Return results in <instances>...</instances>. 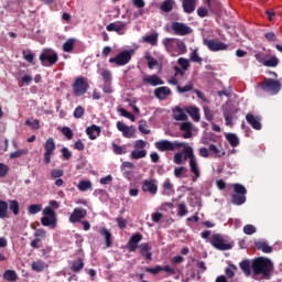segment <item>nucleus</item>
Here are the masks:
<instances>
[{
	"instance_id": "nucleus-1",
	"label": "nucleus",
	"mask_w": 282,
	"mask_h": 282,
	"mask_svg": "<svg viewBox=\"0 0 282 282\" xmlns=\"http://www.w3.org/2000/svg\"><path fill=\"white\" fill-rule=\"evenodd\" d=\"M142 239H144L142 234L140 232L133 234L128 241V250L129 252H135V250H138L139 248L140 249L139 254H141V257H144L147 261H153V252H152L153 247H151L149 242H143L140 246H138V243L142 241Z\"/></svg>"
},
{
	"instance_id": "nucleus-2",
	"label": "nucleus",
	"mask_w": 282,
	"mask_h": 282,
	"mask_svg": "<svg viewBox=\"0 0 282 282\" xmlns=\"http://www.w3.org/2000/svg\"><path fill=\"white\" fill-rule=\"evenodd\" d=\"M251 270L254 276H259V274H263L264 276H270L272 274V270H274V264H272V260L268 258H256L252 261Z\"/></svg>"
},
{
	"instance_id": "nucleus-3",
	"label": "nucleus",
	"mask_w": 282,
	"mask_h": 282,
	"mask_svg": "<svg viewBox=\"0 0 282 282\" xmlns=\"http://www.w3.org/2000/svg\"><path fill=\"white\" fill-rule=\"evenodd\" d=\"M48 204L50 206H46L43 209L44 217L41 218V224L45 227L50 226V228H56L57 218L55 210H57V208H61V205L56 200H50Z\"/></svg>"
},
{
	"instance_id": "nucleus-4",
	"label": "nucleus",
	"mask_w": 282,
	"mask_h": 282,
	"mask_svg": "<svg viewBox=\"0 0 282 282\" xmlns=\"http://www.w3.org/2000/svg\"><path fill=\"white\" fill-rule=\"evenodd\" d=\"M234 194L231 195V204L234 206H242V204H246V195L248 194V189H246V186L236 183L232 185Z\"/></svg>"
},
{
	"instance_id": "nucleus-5",
	"label": "nucleus",
	"mask_w": 282,
	"mask_h": 282,
	"mask_svg": "<svg viewBox=\"0 0 282 282\" xmlns=\"http://www.w3.org/2000/svg\"><path fill=\"white\" fill-rule=\"evenodd\" d=\"M72 87L74 96L78 98L87 94L89 89V83L87 82V78H85L84 76H78L75 78Z\"/></svg>"
},
{
	"instance_id": "nucleus-6",
	"label": "nucleus",
	"mask_w": 282,
	"mask_h": 282,
	"mask_svg": "<svg viewBox=\"0 0 282 282\" xmlns=\"http://www.w3.org/2000/svg\"><path fill=\"white\" fill-rule=\"evenodd\" d=\"M281 82L278 79L264 78V80L261 83L262 91L271 94V96H276V94L281 91Z\"/></svg>"
},
{
	"instance_id": "nucleus-7",
	"label": "nucleus",
	"mask_w": 282,
	"mask_h": 282,
	"mask_svg": "<svg viewBox=\"0 0 282 282\" xmlns=\"http://www.w3.org/2000/svg\"><path fill=\"white\" fill-rule=\"evenodd\" d=\"M154 147L161 153H165L166 151H177V149H182L183 144L177 141L160 140L154 143Z\"/></svg>"
},
{
	"instance_id": "nucleus-8",
	"label": "nucleus",
	"mask_w": 282,
	"mask_h": 282,
	"mask_svg": "<svg viewBox=\"0 0 282 282\" xmlns=\"http://www.w3.org/2000/svg\"><path fill=\"white\" fill-rule=\"evenodd\" d=\"M210 245L216 250H220L223 252L226 250H232V243H226V240H224V237H221V234H216L212 236Z\"/></svg>"
},
{
	"instance_id": "nucleus-9",
	"label": "nucleus",
	"mask_w": 282,
	"mask_h": 282,
	"mask_svg": "<svg viewBox=\"0 0 282 282\" xmlns=\"http://www.w3.org/2000/svg\"><path fill=\"white\" fill-rule=\"evenodd\" d=\"M44 163H52V155H54V151H56V142H54V138L46 139L44 143Z\"/></svg>"
},
{
	"instance_id": "nucleus-10",
	"label": "nucleus",
	"mask_w": 282,
	"mask_h": 282,
	"mask_svg": "<svg viewBox=\"0 0 282 282\" xmlns=\"http://www.w3.org/2000/svg\"><path fill=\"white\" fill-rule=\"evenodd\" d=\"M131 61V52L122 51L117 54L115 57L109 58V63H115L118 67H123V65H129Z\"/></svg>"
},
{
	"instance_id": "nucleus-11",
	"label": "nucleus",
	"mask_w": 282,
	"mask_h": 282,
	"mask_svg": "<svg viewBox=\"0 0 282 282\" xmlns=\"http://www.w3.org/2000/svg\"><path fill=\"white\" fill-rule=\"evenodd\" d=\"M171 28L176 36H187L193 33V29L182 22H172Z\"/></svg>"
},
{
	"instance_id": "nucleus-12",
	"label": "nucleus",
	"mask_w": 282,
	"mask_h": 282,
	"mask_svg": "<svg viewBox=\"0 0 282 282\" xmlns=\"http://www.w3.org/2000/svg\"><path fill=\"white\" fill-rule=\"evenodd\" d=\"M203 44L206 45L210 52H224L228 50V44L217 40H205L203 41Z\"/></svg>"
},
{
	"instance_id": "nucleus-13",
	"label": "nucleus",
	"mask_w": 282,
	"mask_h": 282,
	"mask_svg": "<svg viewBox=\"0 0 282 282\" xmlns=\"http://www.w3.org/2000/svg\"><path fill=\"white\" fill-rule=\"evenodd\" d=\"M141 189L143 193H150V195H158V180H144L142 182Z\"/></svg>"
},
{
	"instance_id": "nucleus-14",
	"label": "nucleus",
	"mask_w": 282,
	"mask_h": 282,
	"mask_svg": "<svg viewBox=\"0 0 282 282\" xmlns=\"http://www.w3.org/2000/svg\"><path fill=\"white\" fill-rule=\"evenodd\" d=\"M117 129L122 133L123 138L131 139L133 135H135V127L127 126L122 121L117 122Z\"/></svg>"
},
{
	"instance_id": "nucleus-15",
	"label": "nucleus",
	"mask_w": 282,
	"mask_h": 282,
	"mask_svg": "<svg viewBox=\"0 0 282 282\" xmlns=\"http://www.w3.org/2000/svg\"><path fill=\"white\" fill-rule=\"evenodd\" d=\"M40 61L43 66H45V61H47L50 65H56V63H58V54H50V51H43V53L40 54Z\"/></svg>"
},
{
	"instance_id": "nucleus-16",
	"label": "nucleus",
	"mask_w": 282,
	"mask_h": 282,
	"mask_svg": "<svg viewBox=\"0 0 282 282\" xmlns=\"http://www.w3.org/2000/svg\"><path fill=\"white\" fill-rule=\"evenodd\" d=\"M85 217H87V209L76 207L69 216V221L70 224H78Z\"/></svg>"
},
{
	"instance_id": "nucleus-17",
	"label": "nucleus",
	"mask_w": 282,
	"mask_h": 282,
	"mask_svg": "<svg viewBox=\"0 0 282 282\" xmlns=\"http://www.w3.org/2000/svg\"><path fill=\"white\" fill-rule=\"evenodd\" d=\"M154 96L158 100H166L171 96V88L167 86H161L154 89Z\"/></svg>"
},
{
	"instance_id": "nucleus-18",
	"label": "nucleus",
	"mask_w": 282,
	"mask_h": 282,
	"mask_svg": "<svg viewBox=\"0 0 282 282\" xmlns=\"http://www.w3.org/2000/svg\"><path fill=\"white\" fill-rule=\"evenodd\" d=\"M246 120L252 129L256 131H261V118L260 117H254L252 113H247Z\"/></svg>"
},
{
	"instance_id": "nucleus-19",
	"label": "nucleus",
	"mask_w": 282,
	"mask_h": 282,
	"mask_svg": "<svg viewBox=\"0 0 282 282\" xmlns=\"http://www.w3.org/2000/svg\"><path fill=\"white\" fill-rule=\"evenodd\" d=\"M182 8L185 14H193L197 8V0H182Z\"/></svg>"
},
{
	"instance_id": "nucleus-20",
	"label": "nucleus",
	"mask_w": 282,
	"mask_h": 282,
	"mask_svg": "<svg viewBox=\"0 0 282 282\" xmlns=\"http://www.w3.org/2000/svg\"><path fill=\"white\" fill-rule=\"evenodd\" d=\"M143 83L151 85L152 87H158V85H164V80L158 75H149L143 77Z\"/></svg>"
},
{
	"instance_id": "nucleus-21",
	"label": "nucleus",
	"mask_w": 282,
	"mask_h": 282,
	"mask_svg": "<svg viewBox=\"0 0 282 282\" xmlns=\"http://www.w3.org/2000/svg\"><path fill=\"white\" fill-rule=\"evenodd\" d=\"M127 24L124 22H119V23H110L106 26L107 32H117V34H122V30Z\"/></svg>"
},
{
	"instance_id": "nucleus-22",
	"label": "nucleus",
	"mask_w": 282,
	"mask_h": 282,
	"mask_svg": "<svg viewBox=\"0 0 282 282\" xmlns=\"http://www.w3.org/2000/svg\"><path fill=\"white\" fill-rule=\"evenodd\" d=\"M99 234L105 237L106 248H111L113 246V241L111 240V231L105 227L99 229Z\"/></svg>"
},
{
	"instance_id": "nucleus-23",
	"label": "nucleus",
	"mask_w": 282,
	"mask_h": 282,
	"mask_svg": "<svg viewBox=\"0 0 282 282\" xmlns=\"http://www.w3.org/2000/svg\"><path fill=\"white\" fill-rule=\"evenodd\" d=\"M186 113H188V116H191L192 120H194V122H199L200 117H199V108L197 107H186L185 108Z\"/></svg>"
},
{
	"instance_id": "nucleus-24",
	"label": "nucleus",
	"mask_w": 282,
	"mask_h": 282,
	"mask_svg": "<svg viewBox=\"0 0 282 282\" xmlns=\"http://www.w3.org/2000/svg\"><path fill=\"white\" fill-rule=\"evenodd\" d=\"M86 133L89 140H96V138L100 135V127L93 124L86 129Z\"/></svg>"
},
{
	"instance_id": "nucleus-25",
	"label": "nucleus",
	"mask_w": 282,
	"mask_h": 282,
	"mask_svg": "<svg viewBox=\"0 0 282 282\" xmlns=\"http://www.w3.org/2000/svg\"><path fill=\"white\" fill-rule=\"evenodd\" d=\"M161 188H163V195H173V193H175V189L173 188V183H171L170 178H166L163 182Z\"/></svg>"
},
{
	"instance_id": "nucleus-26",
	"label": "nucleus",
	"mask_w": 282,
	"mask_h": 282,
	"mask_svg": "<svg viewBox=\"0 0 282 282\" xmlns=\"http://www.w3.org/2000/svg\"><path fill=\"white\" fill-rule=\"evenodd\" d=\"M254 246L257 250H261L264 254H270V252H272V247L265 241H257Z\"/></svg>"
},
{
	"instance_id": "nucleus-27",
	"label": "nucleus",
	"mask_w": 282,
	"mask_h": 282,
	"mask_svg": "<svg viewBox=\"0 0 282 282\" xmlns=\"http://www.w3.org/2000/svg\"><path fill=\"white\" fill-rule=\"evenodd\" d=\"M173 113H174V120L176 121H182V120H187V116L186 113L184 112V109H182V107L177 106L174 110H173Z\"/></svg>"
},
{
	"instance_id": "nucleus-28",
	"label": "nucleus",
	"mask_w": 282,
	"mask_h": 282,
	"mask_svg": "<svg viewBox=\"0 0 282 282\" xmlns=\"http://www.w3.org/2000/svg\"><path fill=\"white\" fill-rule=\"evenodd\" d=\"M158 33H151L150 35L143 36L144 43H148L149 45L155 46L158 45V39H159Z\"/></svg>"
},
{
	"instance_id": "nucleus-29",
	"label": "nucleus",
	"mask_w": 282,
	"mask_h": 282,
	"mask_svg": "<svg viewBox=\"0 0 282 282\" xmlns=\"http://www.w3.org/2000/svg\"><path fill=\"white\" fill-rule=\"evenodd\" d=\"M189 169H191V173L195 175L196 180L200 177L202 173L199 172V167L197 166L196 159L189 160Z\"/></svg>"
},
{
	"instance_id": "nucleus-30",
	"label": "nucleus",
	"mask_w": 282,
	"mask_h": 282,
	"mask_svg": "<svg viewBox=\"0 0 282 282\" xmlns=\"http://www.w3.org/2000/svg\"><path fill=\"white\" fill-rule=\"evenodd\" d=\"M3 279H6V281L17 282L19 280V275H17V271L14 270H7L3 273Z\"/></svg>"
},
{
	"instance_id": "nucleus-31",
	"label": "nucleus",
	"mask_w": 282,
	"mask_h": 282,
	"mask_svg": "<svg viewBox=\"0 0 282 282\" xmlns=\"http://www.w3.org/2000/svg\"><path fill=\"white\" fill-rule=\"evenodd\" d=\"M85 268V262L83 259L78 258L77 260L73 261L70 270L72 272H80Z\"/></svg>"
},
{
	"instance_id": "nucleus-32",
	"label": "nucleus",
	"mask_w": 282,
	"mask_h": 282,
	"mask_svg": "<svg viewBox=\"0 0 282 282\" xmlns=\"http://www.w3.org/2000/svg\"><path fill=\"white\" fill-rule=\"evenodd\" d=\"M279 57L276 56H272L269 59H263L262 61V65H264V67H278L279 66Z\"/></svg>"
},
{
	"instance_id": "nucleus-33",
	"label": "nucleus",
	"mask_w": 282,
	"mask_h": 282,
	"mask_svg": "<svg viewBox=\"0 0 282 282\" xmlns=\"http://www.w3.org/2000/svg\"><path fill=\"white\" fill-rule=\"evenodd\" d=\"M174 6H175V0H165L161 4L160 10H162V12H171Z\"/></svg>"
},
{
	"instance_id": "nucleus-34",
	"label": "nucleus",
	"mask_w": 282,
	"mask_h": 282,
	"mask_svg": "<svg viewBox=\"0 0 282 282\" xmlns=\"http://www.w3.org/2000/svg\"><path fill=\"white\" fill-rule=\"evenodd\" d=\"M226 140L229 142L230 147H239V137L235 133H227Z\"/></svg>"
},
{
	"instance_id": "nucleus-35",
	"label": "nucleus",
	"mask_w": 282,
	"mask_h": 282,
	"mask_svg": "<svg viewBox=\"0 0 282 282\" xmlns=\"http://www.w3.org/2000/svg\"><path fill=\"white\" fill-rule=\"evenodd\" d=\"M0 219H8V202L0 199Z\"/></svg>"
},
{
	"instance_id": "nucleus-36",
	"label": "nucleus",
	"mask_w": 282,
	"mask_h": 282,
	"mask_svg": "<svg viewBox=\"0 0 282 282\" xmlns=\"http://www.w3.org/2000/svg\"><path fill=\"white\" fill-rule=\"evenodd\" d=\"M130 156L132 160H142V158H147V150H133Z\"/></svg>"
},
{
	"instance_id": "nucleus-37",
	"label": "nucleus",
	"mask_w": 282,
	"mask_h": 282,
	"mask_svg": "<svg viewBox=\"0 0 282 282\" xmlns=\"http://www.w3.org/2000/svg\"><path fill=\"white\" fill-rule=\"evenodd\" d=\"M75 44H76V40H75V39H68V40L63 44V51L66 52V53L73 52Z\"/></svg>"
},
{
	"instance_id": "nucleus-38",
	"label": "nucleus",
	"mask_w": 282,
	"mask_h": 282,
	"mask_svg": "<svg viewBox=\"0 0 282 282\" xmlns=\"http://www.w3.org/2000/svg\"><path fill=\"white\" fill-rule=\"evenodd\" d=\"M139 131L140 133H143V135H149L151 133V130L149 129V124L147 123L145 120H140L139 121Z\"/></svg>"
},
{
	"instance_id": "nucleus-39",
	"label": "nucleus",
	"mask_w": 282,
	"mask_h": 282,
	"mask_svg": "<svg viewBox=\"0 0 282 282\" xmlns=\"http://www.w3.org/2000/svg\"><path fill=\"white\" fill-rule=\"evenodd\" d=\"M209 10L213 12H217L221 8V3H219V0H205Z\"/></svg>"
},
{
	"instance_id": "nucleus-40",
	"label": "nucleus",
	"mask_w": 282,
	"mask_h": 282,
	"mask_svg": "<svg viewBox=\"0 0 282 282\" xmlns=\"http://www.w3.org/2000/svg\"><path fill=\"white\" fill-rule=\"evenodd\" d=\"M208 151L210 152V153H213V155H215V158H224V155H226V152H220L219 151V148H217V145H215V144H209V148H208Z\"/></svg>"
},
{
	"instance_id": "nucleus-41",
	"label": "nucleus",
	"mask_w": 282,
	"mask_h": 282,
	"mask_svg": "<svg viewBox=\"0 0 282 282\" xmlns=\"http://www.w3.org/2000/svg\"><path fill=\"white\" fill-rule=\"evenodd\" d=\"M240 270L246 274V276H250V260H243L239 263Z\"/></svg>"
},
{
	"instance_id": "nucleus-42",
	"label": "nucleus",
	"mask_w": 282,
	"mask_h": 282,
	"mask_svg": "<svg viewBox=\"0 0 282 282\" xmlns=\"http://www.w3.org/2000/svg\"><path fill=\"white\" fill-rule=\"evenodd\" d=\"M77 188L82 193H85V191H89V188H91V183L90 181H79V183L77 184Z\"/></svg>"
},
{
	"instance_id": "nucleus-43",
	"label": "nucleus",
	"mask_w": 282,
	"mask_h": 282,
	"mask_svg": "<svg viewBox=\"0 0 282 282\" xmlns=\"http://www.w3.org/2000/svg\"><path fill=\"white\" fill-rule=\"evenodd\" d=\"M235 272H237V267L235 264H229L225 269V274H226L227 279H234L235 278Z\"/></svg>"
},
{
	"instance_id": "nucleus-44",
	"label": "nucleus",
	"mask_w": 282,
	"mask_h": 282,
	"mask_svg": "<svg viewBox=\"0 0 282 282\" xmlns=\"http://www.w3.org/2000/svg\"><path fill=\"white\" fill-rule=\"evenodd\" d=\"M176 89H177L178 94H186L188 91H193V82H189L185 86L177 85Z\"/></svg>"
},
{
	"instance_id": "nucleus-45",
	"label": "nucleus",
	"mask_w": 282,
	"mask_h": 282,
	"mask_svg": "<svg viewBox=\"0 0 282 282\" xmlns=\"http://www.w3.org/2000/svg\"><path fill=\"white\" fill-rule=\"evenodd\" d=\"M112 151L116 155H124V153H127V145L120 147L116 143H112Z\"/></svg>"
},
{
	"instance_id": "nucleus-46",
	"label": "nucleus",
	"mask_w": 282,
	"mask_h": 282,
	"mask_svg": "<svg viewBox=\"0 0 282 282\" xmlns=\"http://www.w3.org/2000/svg\"><path fill=\"white\" fill-rule=\"evenodd\" d=\"M29 152L30 150L28 149L18 150L15 152L10 153L9 158L10 160H17V158H21V155H28Z\"/></svg>"
},
{
	"instance_id": "nucleus-47",
	"label": "nucleus",
	"mask_w": 282,
	"mask_h": 282,
	"mask_svg": "<svg viewBox=\"0 0 282 282\" xmlns=\"http://www.w3.org/2000/svg\"><path fill=\"white\" fill-rule=\"evenodd\" d=\"M42 209H43V206H41L39 204H32L29 206L28 213H29V215H36V214L41 213Z\"/></svg>"
},
{
	"instance_id": "nucleus-48",
	"label": "nucleus",
	"mask_w": 282,
	"mask_h": 282,
	"mask_svg": "<svg viewBox=\"0 0 282 282\" xmlns=\"http://www.w3.org/2000/svg\"><path fill=\"white\" fill-rule=\"evenodd\" d=\"M165 50H173V45L175 44V37H165L162 41Z\"/></svg>"
},
{
	"instance_id": "nucleus-49",
	"label": "nucleus",
	"mask_w": 282,
	"mask_h": 282,
	"mask_svg": "<svg viewBox=\"0 0 282 282\" xmlns=\"http://www.w3.org/2000/svg\"><path fill=\"white\" fill-rule=\"evenodd\" d=\"M23 58L24 61H26V63H34V53H32L31 50H26L22 52Z\"/></svg>"
},
{
	"instance_id": "nucleus-50",
	"label": "nucleus",
	"mask_w": 282,
	"mask_h": 282,
	"mask_svg": "<svg viewBox=\"0 0 282 282\" xmlns=\"http://www.w3.org/2000/svg\"><path fill=\"white\" fill-rule=\"evenodd\" d=\"M32 270L34 272H43L45 270V263L43 261H35L32 263Z\"/></svg>"
},
{
	"instance_id": "nucleus-51",
	"label": "nucleus",
	"mask_w": 282,
	"mask_h": 282,
	"mask_svg": "<svg viewBox=\"0 0 282 282\" xmlns=\"http://www.w3.org/2000/svg\"><path fill=\"white\" fill-rule=\"evenodd\" d=\"M9 208L13 215H19V200L13 199L9 202Z\"/></svg>"
},
{
	"instance_id": "nucleus-52",
	"label": "nucleus",
	"mask_w": 282,
	"mask_h": 282,
	"mask_svg": "<svg viewBox=\"0 0 282 282\" xmlns=\"http://www.w3.org/2000/svg\"><path fill=\"white\" fill-rule=\"evenodd\" d=\"M119 112L121 116H123V118H128V120H131V122H135V116H133V113L129 112L127 109L120 108Z\"/></svg>"
},
{
	"instance_id": "nucleus-53",
	"label": "nucleus",
	"mask_w": 282,
	"mask_h": 282,
	"mask_svg": "<svg viewBox=\"0 0 282 282\" xmlns=\"http://www.w3.org/2000/svg\"><path fill=\"white\" fill-rule=\"evenodd\" d=\"M186 167L184 166H180V167H176L174 169V176L175 177H186Z\"/></svg>"
},
{
	"instance_id": "nucleus-54",
	"label": "nucleus",
	"mask_w": 282,
	"mask_h": 282,
	"mask_svg": "<svg viewBox=\"0 0 282 282\" xmlns=\"http://www.w3.org/2000/svg\"><path fill=\"white\" fill-rule=\"evenodd\" d=\"M204 116L209 122H213L215 120V115L213 113V110H210V108L208 107H204Z\"/></svg>"
},
{
	"instance_id": "nucleus-55",
	"label": "nucleus",
	"mask_w": 282,
	"mask_h": 282,
	"mask_svg": "<svg viewBox=\"0 0 282 282\" xmlns=\"http://www.w3.org/2000/svg\"><path fill=\"white\" fill-rule=\"evenodd\" d=\"M74 118H83L85 116V108L83 106H77L73 112Z\"/></svg>"
},
{
	"instance_id": "nucleus-56",
	"label": "nucleus",
	"mask_w": 282,
	"mask_h": 282,
	"mask_svg": "<svg viewBox=\"0 0 282 282\" xmlns=\"http://www.w3.org/2000/svg\"><path fill=\"white\" fill-rule=\"evenodd\" d=\"M134 150H139V151H145L144 149H147V141L144 140H137L134 142Z\"/></svg>"
},
{
	"instance_id": "nucleus-57",
	"label": "nucleus",
	"mask_w": 282,
	"mask_h": 282,
	"mask_svg": "<svg viewBox=\"0 0 282 282\" xmlns=\"http://www.w3.org/2000/svg\"><path fill=\"white\" fill-rule=\"evenodd\" d=\"M62 133L67 138V140H72L74 138V131H72V128L69 127L62 128Z\"/></svg>"
},
{
	"instance_id": "nucleus-58",
	"label": "nucleus",
	"mask_w": 282,
	"mask_h": 282,
	"mask_svg": "<svg viewBox=\"0 0 282 282\" xmlns=\"http://www.w3.org/2000/svg\"><path fill=\"white\" fill-rule=\"evenodd\" d=\"M116 221L118 224V227L120 228V230H124V228H127V219L122 216H118L116 218Z\"/></svg>"
},
{
	"instance_id": "nucleus-59",
	"label": "nucleus",
	"mask_w": 282,
	"mask_h": 282,
	"mask_svg": "<svg viewBox=\"0 0 282 282\" xmlns=\"http://www.w3.org/2000/svg\"><path fill=\"white\" fill-rule=\"evenodd\" d=\"M177 63L184 72H186V69H188V67H191V64L188 63V59H186L184 57L178 58Z\"/></svg>"
},
{
	"instance_id": "nucleus-60",
	"label": "nucleus",
	"mask_w": 282,
	"mask_h": 282,
	"mask_svg": "<svg viewBox=\"0 0 282 282\" xmlns=\"http://www.w3.org/2000/svg\"><path fill=\"white\" fill-rule=\"evenodd\" d=\"M145 272H149L150 274H160L162 272V267L160 264L155 265L154 268H145Z\"/></svg>"
},
{
	"instance_id": "nucleus-61",
	"label": "nucleus",
	"mask_w": 282,
	"mask_h": 282,
	"mask_svg": "<svg viewBox=\"0 0 282 282\" xmlns=\"http://www.w3.org/2000/svg\"><path fill=\"white\" fill-rule=\"evenodd\" d=\"M145 58L148 59L149 69H153V67H155V65H158V59H155L153 56L148 55V56H145Z\"/></svg>"
},
{
	"instance_id": "nucleus-62",
	"label": "nucleus",
	"mask_w": 282,
	"mask_h": 282,
	"mask_svg": "<svg viewBox=\"0 0 282 282\" xmlns=\"http://www.w3.org/2000/svg\"><path fill=\"white\" fill-rule=\"evenodd\" d=\"M245 235H254L257 232V228L253 225H246L243 227Z\"/></svg>"
},
{
	"instance_id": "nucleus-63",
	"label": "nucleus",
	"mask_w": 282,
	"mask_h": 282,
	"mask_svg": "<svg viewBox=\"0 0 282 282\" xmlns=\"http://www.w3.org/2000/svg\"><path fill=\"white\" fill-rule=\"evenodd\" d=\"M101 76L105 83H111V70L105 69L101 72Z\"/></svg>"
},
{
	"instance_id": "nucleus-64",
	"label": "nucleus",
	"mask_w": 282,
	"mask_h": 282,
	"mask_svg": "<svg viewBox=\"0 0 282 282\" xmlns=\"http://www.w3.org/2000/svg\"><path fill=\"white\" fill-rule=\"evenodd\" d=\"M61 153H62L63 160H72V151H69V149L62 148Z\"/></svg>"
}]
</instances>
